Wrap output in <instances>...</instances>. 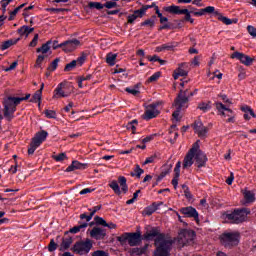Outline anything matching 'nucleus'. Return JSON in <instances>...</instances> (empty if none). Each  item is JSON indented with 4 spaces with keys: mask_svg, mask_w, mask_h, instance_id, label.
Segmentation results:
<instances>
[{
    "mask_svg": "<svg viewBox=\"0 0 256 256\" xmlns=\"http://www.w3.org/2000/svg\"><path fill=\"white\" fill-rule=\"evenodd\" d=\"M144 241H154L156 247L154 256H171V249H173V240L171 237L161 233L159 227H150L146 229L143 235Z\"/></svg>",
    "mask_w": 256,
    "mask_h": 256,
    "instance_id": "f257e3e1",
    "label": "nucleus"
},
{
    "mask_svg": "<svg viewBox=\"0 0 256 256\" xmlns=\"http://www.w3.org/2000/svg\"><path fill=\"white\" fill-rule=\"evenodd\" d=\"M31 97V94H27L25 97H8L4 101V117L7 121H12L15 111H17V105L21 103V101H27Z\"/></svg>",
    "mask_w": 256,
    "mask_h": 256,
    "instance_id": "f03ea898",
    "label": "nucleus"
},
{
    "mask_svg": "<svg viewBox=\"0 0 256 256\" xmlns=\"http://www.w3.org/2000/svg\"><path fill=\"white\" fill-rule=\"evenodd\" d=\"M187 103H189V93L187 90H181L174 102L176 111L173 112L172 117L175 121H181V110L187 109Z\"/></svg>",
    "mask_w": 256,
    "mask_h": 256,
    "instance_id": "7ed1b4c3",
    "label": "nucleus"
},
{
    "mask_svg": "<svg viewBox=\"0 0 256 256\" xmlns=\"http://www.w3.org/2000/svg\"><path fill=\"white\" fill-rule=\"evenodd\" d=\"M240 239L241 234L238 231L224 232L220 236V243H222L224 247L231 248L239 245Z\"/></svg>",
    "mask_w": 256,
    "mask_h": 256,
    "instance_id": "20e7f679",
    "label": "nucleus"
},
{
    "mask_svg": "<svg viewBox=\"0 0 256 256\" xmlns=\"http://www.w3.org/2000/svg\"><path fill=\"white\" fill-rule=\"evenodd\" d=\"M251 213L249 209L243 208L240 210H234L232 213L225 214L224 217L228 223H243L245 219H247V216Z\"/></svg>",
    "mask_w": 256,
    "mask_h": 256,
    "instance_id": "39448f33",
    "label": "nucleus"
},
{
    "mask_svg": "<svg viewBox=\"0 0 256 256\" xmlns=\"http://www.w3.org/2000/svg\"><path fill=\"white\" fill-rule=\"evenodd\" d=\"M119 184L121 188L119 187ZM109 187L116 195H121V193H127V191H129V186H127V178L124 176L118 177V182L117 180H113L109 184Z\"/></svg>",
    "mask_w": 256,
    "mask_h": 256,
    "instance_id": "423d86ee",
    "label": "nucleus"
},
{
    "mask_svg": "<svg viewBox=\"0 0 256 256\" xmlns=\"http://www.w3.org/2000/svg\"><path fill=\"white\" fill-rule=\"evenodd\" d=\"M118 240L121 243L128 241L130 247H137V245L141 243V232L125 233L124 235L120 236Z\"/></svg>",
    "mask_w": 256,
    "mask_h": 256,
    "instance_id": "0eeeda50",
    "label": "nucleus"
},
{
    "mask_svg": "<svg viewBox=\"0 0 256 256\" xmlns=\"http://www.w3.org/2000/svg\"><path fill=\"white\" fill-rule=\"evenodd\" d=\"M92 248L93 242L89 238L74 245V251L75 253H78V255H87Z\"/></svg>",
    "mask_w": 256,
    "mask_h": 256,
    "instance_id": "6e6552de",
    "label": "nucleus"
},
{
    "mask_svg": "<svg viewBox=\"0 0 256 256\" xmlns=\"http://www.w3.org/2000/svg\"><path fill=\"white\" fill-rule=\"evenodd\" d=\"M159 105H161V102H154L146 106L144 112V119H146V121L155 119V117H157V115L161 113V111L159 110Z\"/></svg>",
    "mask_w": 256,
    "mask_h": 256,
    "instance_id": "1a4fd4ad",
    "label": "nucleus"
},
{
    "mask_svg": "<svg viewBox=\"0 0 256 256\" xmlns=\"http://www.w3.org/2000/svg\"><path fill=\"white\" fill-rule=\"evenodd\" d=\"M215 107L222 117H230L228 118V123H235V117H233V110H231L229 107L224 105L221 102H215Z\"/></svg>",
    "mask_w": 256,
    "mask_h": 256,
    "instance_id": "9d476101",
    "label": "nucleus"
},
{
    "mask_svg": "<svg viewBox=\"0 0 256 256\" xmlns=\"http://www.w3.org/2000/svg\"><path fill=\"white\" fill-rule=\"evenodd\" d=\"M193 239H195V231L193 230L183 229L178 234V242L181 245H187V243H190Z\"/></svg>",
    "mask_w": 256,
    "mask_h": 256,
    "instance_id": "9b49d317",
    "label": "nucleus"
},
{
    "mask_svg": "<svg viewBox=\"0 0 256 256\" xmlns=\"http://www.w3.org/2000/svg\"><path fill=\"white\" fill-rule=\"evenodd\" d=\"M195 143H197V149L194 152V159L197 167L201 169V167H205V164L207 163V155L199 149V141H196Z\"/></svg>",
    "mask_w": 256,
    "mask_h": 256,
    "instance_id": "f8f14e48",
    "label": "nucleus"
},
{
    "mask_svg": "<svg viewBox=\"0 0 256 256\" xmlns=\"http://www.w3.org/2000/svg\"><path fill=\"white\" fill-rule=\"evenodd\" d=\"M197 143H194L192 148L188 151L183 161V169H189L193 165V159H195V151H197Z\"/></svg>",
    "mask_w": 256,
    "mask_h": 256,
    "instance_id": "ddd939ff",
    "label": "nucleus"
},
{
    "mask_svg": "<svg viewBox=\"0 0 256 256\" xmlns=\"http://www.w3.org/2000/svg\"><path fill=\"white\" fill-rule=\"evenodd\" d=\"M79 45H81V41H79L78 39H72L61 43L60 47L64 51V53H71L75 51V49H77Z\"/></svg>",
    "mask_w": 256,
    "mask_h": 256,
    "instance_id": "4468645a",
    "label": "nucleus"
},
{
    "mask_svg": "<svg viewBox=\"0 0 256 256\" xmlns=\"http://www.w3.org/2000/svg\"><path fill=\"white\" fill-rule=\"evenodd\" d=\"M71 96V91L65 87V83H60L54 90L53 99H61Z\"/></svg>",
    "mask_w": 256,
    "mask_h": 256,
    "instance_id": "2eb2a0df",
    "label": "nucleus"
},
{
    "mask_svg": "<svg viewBox=\"0 0 256 256\" xmlns=\"http://www.w3.org/2000/svg\"><path fill=\"white\" fill-rule=\"evenodd\" d=\"M231 59H237L238 61H240V63H242V65H246V67H249V65L253 64V58L241 52H234L231 55Z\"/></svg>",
    "mask_w": 256,
    "mask_h": 256,
    "instance_id": "dca6fc26",
    "label": "nucleus"
},
{
    "mask_svg": "<svg viewBox=\"0 0 256 256\" xmlns=\"http://www.w3.org/2000/svg\"><path fill=\"white\" fill-rule=\"evenodd\" d=\"M180 213H182V215H185V217L195 219V221L199 223V212H197V209L191 206L183 207L180 209Z\"/></svg>",
    "mask_w": 256,
    "mask_h": 256,
    "instance_id": "f3484780",
    "label": "nucleus"
},
{
    "mask_svg": "<svg viewBox=\"0 0 256 256\" xmlns=\"http://www.w3.org/2000/svg\"><path fill=\"white\" fill-rule=\"evenodd\" d=\"M194 131L195 133L198 134V137H200V139H205V137H207V127H205V125H203V122H201V120H197L194 123Z\"/></svg>",
    "mask_w": 256,
    "mask_h": 256,
    "instance_id": "a211bd4d",
    "label": "nucleus"
},
{
    "mask_svg": "<svg viewBox=\"0 0 256 256\" xmlns=\"http://www.w3.org/2000/svg\"><path fill=\"white\" fill-rule=\"evenodd\" d=\"M106 235L107 231L101 227H94L90 231V237H92V239H96V241H99L100 239H105Z\"/></svg>",
    "mask_w": 256,
    "mask_h": 256,
    "instance_id": "6ab92c4d",
    "label": "nucleus"
},
{
    "mask_svg": "<svg viewBox=\"0 0 256 256\" xmlns=\"http://www.w3.org/2000/svg\"><path fill=\"white\" fill-rule=\"evenodd\" d=\"M147 9H151V6H143L139 10L134 11L132 15L128 16V23H134L138 17H143L147 13Z\"/></svg>",
    "mask_w": 256,
    "mask_h": 256,
    "instance_id": "aec40b11",
    "label": "nucleus"
},
{
    "mask_svg": "<svg viewBox=\"0 0 256 256\" xmlns=\"http://www.w3.org/2000/svg\"><path fill=\"white\" fill-rule=\"evenodd\" d=\"M48 136H49V133H47V131H45V130H42V131L36 133V135L32 139V143L34 145L40 147L41 144L47 139Z\"/></svg>",
    "mask_w": 256,
    "mask_h": 256,
    "instance_id": "412c9836",
    "label": "nucleus"
},
{
    "mask_svg": "<svg viewBox=\"0 0 256 256\" xmlns=\"http://www.w3.org/2000/svg\"><path fill=\"white\" fill-rule=\"evenodd\" d=\"M177 47H179V42H168L156 47V52L161 53V51H174Z\"/></svg>",
    "mask_w": 256,
    "mask_h": 256,
    "instance_id": "4be33fe9",
    "label": "nucleus"
},
{
    "mask_svg": "<svg viewBox=\"0 0 256 256\" xmlns=\"http://www.w3.org/2000/svg\"><path fill=\"white\" fill-rule=\"evenodd\" d=\"M51 43L53 42L47 41L40 48H37L36 52L42 53V55H47V53L51 55Z\"/></svg>",
    "mask_w": 256,
    "mask_h": 256,
    "instance_id": "5701e85b",
    "label": "nucleus"
},
{
    "mask_svg": "<svg viewBox=\"0 0 256 256\" xmlns=\"http://www.w3.org/2000/svg\"><path fill=\"white\" fill-rule=\"evenodd\" d=\"M33 31H35V28H31L26 25H24L18 29V33H19V35H21V37H29V35H31V33H33Z\"/></svg>",
    "mask_w": 256,
    "mask_h": 256,
    "instance_id": "b1692460",
    "label": "nucleus"
},
{
    "mask_svg": "<svg viewBox=\"0 0 256 256\" xmlns=\"http://www.w3.org/2000/svg\"><path fill=\"white\" fill-rule=\"evenodd\" d=\"M241 110L244 113V119H246V121H249V119H251V117L255 118V112H253V109H251V107L249 106H243L241 108Z\"/></svg>",
    "mask_w": 256,
    "mask_h": 256,
    "instance_id": "393cba45",
    "label": "nucleus"
},
{
    "mask_svg": "<svg viewBox=\"0 0 256 256\" xmlns=\"http://www.w3.org/2000/svg\"><path fill=\"white\" fill-rule=\"evenodd\" d=\"M19 41V38L17 39H9L5 42H2L0 49L2 51H6V49H9V47H13V45H17V42Z\"/></svg>",
    "mask_w": 256,
    "mask_h": 256,
    "instance_id": "a878e982",
    "label": "nucleus"
},
{
    "mask_svg": "<svg viewBox=\"0 0 256 256\" xmlns=\"http://www.w3.org/2000/svg\"><path fill=\"white\" fill-rule=\"evenodd\" d=\"M106 63L110 65V67H113L117 63V54L109 52L106 55Z\"/></svg>",
    "mask_w": 256,
    "mask_h": 256,
    "instance_id": "bb28decb",
    "label": "nucleus"
},
{
    "mask_svg": "<svg viewBox=\"0 0 256 256\" xmlns=\"http://www.w3.org/2000/svg\"><path fill=\"white\" fill-rule=\"evenodd\" d=\"M166 11L168 13H173L174 15H183V13H186V11H183V9H181L179 6H169L166 8Z\"/></svg>",
    "mask_w": 256,
    "mask_h": 256,
    "instance_id": "cd10ccee",
    "label": "nucleus"
},
{
    "mask_svg": "<svg viewBox=\"0 0 256 256\" xmlns=\"http://www.w3.org/2000/svg\"><path fill=\"white\" fill-rule=\"evenodd\" d=\"M243 195H244L245 203H254L255 193H253L249 190H244Z\"/></svg>",
    "mask_w": 256,
    "mask_h": 256,
    "instance_id": "c85d7f7f",
    "label": "nucleus"
},
{
    "mask_svg": "<svg viewBox=\"0 0 256 256\" xmlns=\"http://www.w3.org/2000/svg\"><path fill=\"white\" fill-rule=\"evenodd\" d=\"M89 226V223L85 222L83 224H80L78 226H74L73 228H71L69 230L70 233H73L74 235L79 233L80 231H83L85 229H87V227Z\"/></svg>",
    "mask_w": 256,
    "mask_h": 256,
    "instance_id": "c756f323",
    "label": "nucleus"
},
{
    "mask_svg": "<svg viewBox=\"0 0 256 256\" xmlns=\"http://www.w3.org/2000/svg\"><path fill=\"white\" fill-rule=\"evenodd\" d=\"M148 248H149V245L147 244L141 248H133L132 255H137V256L145 255V253H147Z\"/></svg>",
    "mask_w": 256,
    "mask_h": 256,
    "instance_id": "7c9ffc66",
    "label": "nucleus"
},
{
    "mask_svg": "<svg viewBox=\"0 0 256 256\" xmlns=\"http://www.w3.org/2000/svg\"><path fill=\"white\" fill-rule=\"evenodd\" d=\"M145 173V170L141 168V166L136 165L134 171L130 173L131 177H137L138 179L141 178V175Z\"/></svg>",
    "mask_w": 256,
    "mask_h": 256,
    "instance_id": "2f4dec72",
    "label": "nucleus"
},
{
    "mask_svg": "<svg viewBox=\"0 0 256 256\" xmlns=\"http://www.w3.org/2000/svg\"><path fill=\"white\" fill-rule=\"evenodd\" d=\"M43 94L41 93V90H38L35 92V94L32 96V98L30 99L31 103H37L38 102V106H41V96Z\"/></svg>",
    "mask_w": 256,
    "mask_h": 256,
    "instance_id": "473e14b6",
    "label": "nucleus"
},
{
    "mask_svg": "<svg viewBox=\"0 0 256 256\" xmlns=\"http://www.w3.org/2000/svg\"><path fill=\"white\" fill-rule=\"evenodd\" d=\"M166 170H163L161 174L157 177L156 181H162L164 177H167L171 173L172 165L164 166Z\"/></svg>",
    "mask_w": 256,
    "mask_h": 256,
    "instance_id": "72a5a7b5",
    "label": "nucleus"
},
{
    "mask_svg": "<svg viewBox=\"0 0 256 256\" xmlns=\"http://www.w3.org/2000/svg\"><path fill=\"white\" fill-rule=\"evenodd\" d=\"M187 75V71L179 67L177 70H175L173 77L175 80L179 79V77H185Z\"/></svg>",
    "mask_w": 256,
    "mask_h": 256,
    "instance_id": "f704fd0d",
    "label": "nucleus"
},
{
    "mask_svg": "<svg viewBox=\"0 0 256 256\" xmlns=\"http://www.w3.org/2000/svg\"><path fill=\"white\" fill-rule=\"evenodd\" d=\"M182 15H185V21H189V23H195V19L191 18V13L193 15V11H189V9H183Z\"/></svg>",
    "mask_w": 256,
    "mask_h": 256,
    "instance_id": "c9c22d12",
    "label": "nucleus"
},
{
    "mask_svg": "<svg viewBox=\"0 0 256 256\" xmlns=\"http://www.w3.org/2000/svg\"><path fill=\"white\" fill-rule=\"evenodd\" d=\"M198 109H200V111H203V113H207V111L211 110V104L202 102L198 105Z\"/></svg>",
    "mask_w": 256,
    "mask_h": 256,
    "instance_id": "e433bc0d",
    "label": "nucleus"
},
{
    "mask_svg": "<svg viewBox=\"0 0 256 256\" xmlns=\"http://www.w3.org/2000/svg\"><path fill=\"white\" fill-rule=\"evenodd\" d=\"M218 20L224 23V25H232L233 20L221 15L220 13L218 14Z\"/></svg>",
    "mask_w": 256,
    "mask_h": 256,
    "instance_id": "4c0bfd02",
    "label": "nucleus"
},
{
    "mask_svg": "<svg viewBox=\"0 0 256 256\" xmlns=\"http://www.w3.org/2000/svg\"><path fill=\"white\" fill-rule=\"evenodd\" d=\"M127 93L130 95H139V87L138 86H133V87H128L125 89Z\"/></svg>",
    "mask_w": 256,
    "mask_h": 256,
    "instance_id": "58836bf2",
    "label": "nucleus"
},
{
    "mask_svg": "<svg viewBox=\"0 0 256 256\" xmlns=\"http://www.w3.org/2000/svg\"><path fill=\"white\" fill-rule=\"evenodd\" d=\"M71 243H73L71 238L64 239L61 244V249H69V247H71Z\"/></svg>",
    "mask_w": 256,
    "mask_h": 256,
    "instance_id": "ea45409f",
    "label": "nucleus"
},
{
    "mask_svg": "<svg viewBox=\"0 0 256 256\" xmlns=\"http://www.w3.org/2000/svg\"><path fill=\"white\" fill-rule=\"evenodd\" d=\"M77 67V61L73 60L70 63L66 64L64 71H73Z\"/></svg>",
    "mask_w": 256,
    "mask_h": 256,
    "instance_id": "a19ab883",
    "label": "nucleus"
},
{
    "mask_svg": "<svg viewBox=\"0 0 256 256\" xmlns=\"http://www.w3.org/2000/svg\"><path fill=\"white\" fill-rule=\"evenodd\" d=\"M89 7L90 9H98L101 10L103 9L104 5L100 2H89Z\"/></svg>",
    "mask_w": 256,
    "mask_h": 256,
    "instance_id": "79ce46f5",
    "label": "nucleus"
},
{
    "mask_svg": "<svg viewBox=\"0 0 256 256\" xmlns=\"http://www.w3.org/2000/svg\"><path fill=\"white\" fill-rule=\"evenodd\" d=\"M44 113L48 119H57V112L54 110H45Z\"/></svg>",
    "mask_w": 256,
    "mask_h": 256,
    "instance_id": "37998d69",
    "label": "nucleus"
},
{
    "mask_svg": "<svg viewBox=\"0 0 256 256\" xmlns=\"http://www.w3.org/2000/svg\"><path fill=\"white\" fill-rule=\"evenodd\" d=\"M53 159L57 161L58 163H61V161H65L67 159V154L65 153H60L58 155H54Z\"/></svg>",
    "mask_w": 256,
    "mask_h": 256,
    "instance_id": "c03bdc74",
    "label": "nucleus"
},
{
    "mask_svg": "<svg viewBox=\"0 0 256 256\" xmlns=\"http://www.w3.org/2000/svg\"><path fill=\"white\" fill-rule=\"evenodd\" d=\"M86 59H87V54L82 52L80 57H78L75 61H77V65H79V67H81V65H83V63H85Z\"/></svg>",
    "mask_w": 256,
    "mask_h": 256,
    "instance_id": "a18cd8bd",
    "label": "nucleus"
},
{
    "mask_svg": "<svg viewBox=\"0 0 256 256\" xmlns=\"http://www.w3.org/2000/svg\"><path fill=\"white\" fill-rule=\"evenodd\" d=\"M180 176H181V161H178L174 168V177H180Z\"/></svg>",
    "mask_w": 256,
    "mask_h": 256,
    "instance_id": "49530a36",
    "label": "nucleus"
},
{
    "mask_svg": "<svg viewBox=\"0 0 256 256\" xmlns=\"http://www.w3.org/2000/svg\"><path fill=\"white\" fill-rule=\"evenodd\" d=\"M74 165L76 167V170H80V171H83V169H87V167H88L87 164H83L77 160H74Z\"/></svg>",
    "mask_w": 256,
    "mask_h": 256,
    "instance_id": "de8ad7c7",
    "label": "nucleus"
},
{
    "mask_svg": "<svg viewBox=\"0 0 256 256\" xmlns=\"http://www.w3.org/2000/svg\"><path fill=\"white\" fill-rule=\"evenodd\" d=\"M94 221H95L96 225H102V227H105L107 225V221H105V219H103L99 216H95Z\"/></svg>",
    "mask_w": 256,
    "mask_h": 256,
    "instance_id": "09e8293b",
    "label": "nucleus"
},
{
    "mask_svg": "<svg viewBox=\"0 0 256 256\" xmlns=\"http://www.w3.org/2000/svg\"><path fill=\"white\" fill-rule=\"evenodd\" d=\"M159 77H161V72H155L152 76H150L148 78V83H153V82L157 81V79H159Z\"/></svg>",
    "mask_w": 256,
    "mask_h": 256,
    "instance_id": "8fccbe9b",
    "label": "nucleus"
},
{
    "mask_svg": "<svg viewBox=\"0 0 256 256\" xmlns=\"http://www.w3.org/2000/svg\"><path fill=\"white\" fill-rule=\"evenodd\" d=\"M204 9V14L205 13H214V15H219V11H215V7L213 6H207L206 8H203Z\"/></svg>",
    "mask_w": 256,
    "mask_h": 256,
    "instance_id": "3c124183",
    "label": "nucleus"
},
{
    "mask_svg": "<svg viewBox=\"0 0 256 256\" xmlns=\"http://www.w3.org/2000/svg\"><path fill=\"white\" fill-rule=\"evenodd\" d=\"M58 65H59V58H56L54 61H52V63L48 67L49 71H55V69H57Z\"/></svg>",
    "mask_w": 256,
    "mask_h": 256,
    "instance_id": "603ef678",
    "label": "nucleus"
},
{
    "mask_svg": "<svg viewBox=\"0 0 256 256\" xmlns=\"http://www.w3.org/2000/svg\"><path fill=\"white\" fill-rule=\"evenodd\" d=\"M141 25L146 26V27H155V20L148 19V20L142 22Z\"/></svg>",
    "mask_w": 256,
    "mask_h": 256,
    "instance_id": "864d4df0",
    "label": "nucleus"
},
{
    "mask_svg": "<svg viewBox=\"0 0 256 256\" xmlns=\"http://www.w3.org/2000/svg\"><path fill=\"white\" fill-rule=\"evenodd\" d=\"M149 61H151V62H153V63H155V62H159L160 63V65H165V62H164V60H162L161 58H159V56H157V55H154V56H152L151 58H149Z\"/></svg>",
    "mask_w": 256,
    "mask_h": 256,
    "instance_id": "5fc2aeb1",
    "label": "nucleus"
},
{
    "mask_svg": "<svg viewBox=\"0 0 256 256\" xmlns=\"http://www.w3.org/2000/svg\"><path fill=\"white\" fill-rule=\"evenodd\" d=\"M57 250V243H55V240H51L50 244L48 246V251L53 252Z\"/></svg>",
    "mask_w": 256,
    "mask_h": 256,
    "instance_id": "6e6d98bb",
    "label": "nucleus"
},
{
    "mask_svg": "<svg viewBox=\"0 0 256 256\" xmlns=\"http://www.w3.org/2000/svg\"><path fill=\"white\" fill-rule=\"evenodd\" d=\"M137 125V120H133L132 122H130L128 125H127V129H129L130 131H132V133H135V129H136V126Z\"/></svg>",
    "mask_w": 256,
    "mask_h": 256,
    "instance_id": "4d7b16f0",
    "label": "nucleus"
},
{
    "mask_svg": "<svg viewBox=\"0 0 256 256\" xmlns=\"http://www.w3.org/2000/svg\"><path fill=\"white\" fill-rule=\"evenodd\" d=\"M38 147L39 146H36V144L31 142L30 148L28 149V155H33V153H35V151L37 150Z\"/></svg>",
    "mask_w": 256,
    "mask_h": 256,
    "instance_id": "13d9d810",
    "label": "nucleus"
},
{
    "mask_svg": "<svg viewBox=\"0 0 256 256\" xmlns=\"http://www.w3.org/2000/svg\"><path fill=\"white\" fill-rule=\"evenodd\" d=\"M46 55H39L37 60H36V67H41V63L45 61Z\"/></svg>",
    "mask_w": 256,
    "mask_h": 256,
    "instance_id": "bf43d9fd",
    "label": "nucleus"
},
{
    "mask_svg": "<svg viewBox=\"0 0 256 256\" xmlns=\"http://www.w3.org/2000/svg\"><path fill=\"white\" fill-rule=\"evenodd\" d=\"M13 0H1L0 1V5L3 9V11H6L7 6L9 5V3H12Z\"/></svg>",
    "mask_w": 256,
    "mask_h": 256,
    "instance_id": "052dcab7",
    "label": "nucleus"
},
{
    "mask_svg": "<svg viewBox=\"0 0 256 256\" xmlns=\"http://www.w3.org/2000/svg\"><path fill=\"white\" fill-rule=\"evenodd\" d=\"M104 7H106V9H113L117 7V2L108 1L104 4Z\"/></svg>",
    "mask_w": 256,
    "mask_h": 256,
    "instance_id": "680f3d73",
    "label": "nucleus"
},
{
    "mask_svg": "<svg viewBox=\"0 0 256 256\" xmlns=\"http://www.w3.org/2000/svg\"><path fill=\"white\" fill-rule=\"evenodd\" d=\"M38 41H39V34H35L34 38L30 42V47H37Z\"/></svg>",
    "mask_w": 256,
    "mask_h": 256,
    "instance_id": "e2e57ef3",
    "label": "nucleus"
},
{
    "mask_svg": "<svg viewBox=\"0 0 256 256\" xmlns=\"http://www.w3.org/2000/svg\"><path fill=\"white\" fill-rule=\"evenodd\" d=\"M152 213H155V209L152 206H148L144 209V215H151Z\"/></svg>",
    "mask_w": 256,
    "mask_h": 256,
    "instance_id": "0e129e2a",
    "label": "nucleus"
},
{
    "mask_svg": "<svg viewBox=\"0 0 256 256\" xmlns=\"http://www.w3.org/2000/svg\"><path fill=\"white\" fill-rule=\"evenodd\" d=\"M22 7H24V5H21L20 7L15 8V9L10 13L9 21L13 20V17H15V15H17V13H19V9H21Z\"/></svg>",
    "mask_w": 256,
    "mask_h": 256,
    "instance_id": "69168bd1",
    "label": "nucleus"
},
{
    "mask_svg": "<svg viewBox=\"0 0 256 256\" xmlns=\"http://www.w3.org/2000/svg\"><path fill=\"white\" fill-rule=\"evenodd\" d=\"M247 31L252 37H256V28L254 26H248Z\"/></svg>",
    "mask_w": 256,
    "mask_h": 256,
    "instance_id": "338daca9",
    "label": "nucleus"
},
{
    "mask_svg": "<svg viewBox=\"0 0 256 256\" xmlns=\"http://www.w3.org/2000/svg\"><path fill=\"white\" fill-rule=\"evenodd\" d=\"M154 139H155V134H151V135L145 137L142 140V143H149L150 141H153Z\"/></svg>",
    "mask_w": 256,
    "mask_h": 256,
    "instance_id": "774afa93",
    "label": "nucleus"
}]
</instances>
